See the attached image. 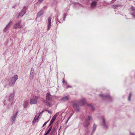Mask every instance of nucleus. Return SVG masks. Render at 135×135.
<instances>
[{
	"label": "nucleus",
	"mask_w": 135,
	"mask_h": 135,
	"mask_svg": "<svg viewBox=\"0 0 135 135\" xmlns=\"http://www.w3.org/2000/svg\"><path fill=\"white\" fill-rule=\"evenodd\" d=\"M21 21H18L14 25L13 28L16 29H17L19 28H20L21 27Z\"/></svg>",
	"instance_id": "nucleus-5"
},
{
	"label": "nucleus",
	"mask_w": 135,
	"mask_h": 135,
	"mask_svg": "<svg viewBox=\"0 0 135 135\" xmlns=\"http://www.w3.org/2000/svg\"><path fill=\"white\" fill-rule=\"evenodd\" d=\"M71 87V86L69 85H68L67 86V88H70Z\"/></svg>",
	"instance_id": "nucleus-36"
},
{
	"label": "nucleus",
	"mask_w": 135,
	"mask_h": 135,
	"mask_svg": "<svg viewBox=\"0 0 135 135\" xmlns=\"http://www.w3.org/2000/svg\"><path fill=\"white\" fill-rule=\"evenodd\" d=\"M18 79V76L17 75H14L12 78L10 79L9 83L10 86H12L15 84L16 81Z\"/></svg>",
	"instance_id": "nucleus-1"
},
{
	"label": "nucleus",
	"mask_w": 135,
	"mask_h": 135,
	"mask_svg": "<svg viewBox=\"0 0 135 135\" xmlns=\"http://www.w3.org/2000/svg\"><path fill=\"white\" fill-rule=\"evenodd\" d=\"M47 110H45V111H47Z\"/></svg>",
	"instance_id": "nucleus-42"
},
{
	"label": "nucleus",
	"mask_w": 135,
	"mask_h": 135,
	"mask_svg": "<svg viewBox=\"0 0 135 135\" xmlns=\"http://www.w3.org/2000/svg\"><path fill=\"white\" fill-rule=\"evenodd\" d=\"M10 26V23H9L6 27H5L4 29L3 30V31L4 32H6V31L7 30V29Z\"/></svg>",
	"instance_id": "nucleus-16"
},
{
	"label": "nucleus",
	"mask_w": 135,
	"mask_h": 135,
	"mask_svg": "<svg viewBox=\"0 0 135 135\" xmlns=\"http://www.w3.org/2000/svg\"><path fill=\"white\" fill-rule=\"evenodd\" d=\"M100 96L102 97L103 98H105V97H106V98L110 97V96L109 95H103V94H100Z\"/></svg>",
	"instance_id": "nucleus-19"
},
{
	"label": "nucleus",
	"mask_w": 135,
	"mask_h": 135,
	"mask_svg": "<svg viewBox=\"0 0 135 135\" xmlns=\"http://www.w3.org/2000/svg\"><path fill=\"white\" fill-rule=\"evenodd\" d=\"M40 98L38 96H33L30 99V104L31 105L37 104L38 101V100Z\"/></svg>",
	"instance_id": "nucleus-2"
},
{
	"label": "nucleus",
	"mask_w": 135,
	"mask_h": 135,
	"mask_svg": "<svg viewBox=\"0 0 135 135\" xmlns=\"http://www.w3.org/2000/svg\"><path fill=\"white\" fill-rule=\"evenodd\" d=\"M65 18V17H64V19Z\"/></svg>",
	"instance_id": "nucleus-43"
},
{
	"label": "nucleus",
	"mask_w": 135,
	"mask_h": 135,
	"mask_svg": "<svg viewBox=\"0 0 135 135\" xmlns=\"http://www.w3.org/2000/svg\"><path fill=\"white\" fill-rule=\"evenodd\" d=\"M49 120H48L47 121L45 122L43 124L42 127H44V126H45L47 123L48 122Z\"/></svg>",
	"instance_id": "nucleus-30"
},
{
	"label": "nucleus",
	"mask_w": 135,
	"mask_h": 135,
	"mask_svg": "<svg viewBox=\"0 0 135 135\" xmlns=\"http://www.w3.org/2000/svg\"><path fill=\"white\" fill-rule=\"evenodd\" d=\"M47 112H48L49 113H50V114H51L52 113L50 111H49V110H47Z\"/></svg>",
	"instance_id": "nucleus-35"
},
{
	"label": "nucleus",
	"mask_w": 135,
	"mask_h": 135,
	"mask_svg": "<svg viewBox=\"0 0 135 135\" xmlns=\"http://www.w3.org/2000/svg\"><path fill=\"white\" fill-rule=\"evenodd\" d=\"M62 83H65V84H67V82L66 81H65V80H64V79L63 80V81H62Z\"/></svg>",
	"instance_id": "nucleus-32"
},
{
	"label": "nucleus",
	"mask_w": 135,
	"mask_h": 135,
	"mask_svg": "<svg viewBox=\"0 0 135 135\" xmlns=\"http://www.w3.org/2000/svg\"><path fill=\"white\" fill-rule=\"evenodd\" d=\"M49 132H50L47 131V132L45 133L44 135H47Z\"/></svg>",
	"instance_id": "nucleus-34"
},
{
	"label": "nucleus",
	"mask_w": 135,
	"mask_h": 135,
	"mask_svg": "<svg viewBox=\"0 0 135 135\" xmlns=\"http://www.w3.org/2000/svg\"><path fill=\"white\" fill-rule=\"evenodd\" d=\"M27 9V7L26 6H25L23 7L22 11L18 14L19 16L21 17L23 16L26 13V11Z\"/></svg>",
	"instance_id": "nucleus-4"
},
{
	"label": "nucleus",
	"mask_w": 135,
	"mask_h": 135,
	"mask_svg": "<svg viewBox=\"0 0 135 135\" xmlns=\"http://www.w3.org/2000/svg\"><path fill=\"white\" fill-rule=\"evenodd\" d=\"M70 117H69L68 118V120H69V119H70Z\"/></svg>",
	"instance_id": "nucleus-41"
},
{
	"label": "nucleus",
	"mask_w": 135,
	"mask_h": 135,
	"mask_svg": "<svg viewBox=\"0 0 135 135\" xmlns=\"http://www.w3.org/2000/svg\"><path fill=\"white\" fill-rule=\"evenodd\" d=\"M52 127V126H51L50 127V128L48 130V131H49V132H50L51 131V130Z\"/></svg>",
	"instance_id": "nucleus-33"
},
{
	"label": "nucleus",
	"mask_w": 135,
	"mask_h": 135,
	"mask_svg": "<svg viewBox=\"0 0 135 135\" xmlns=\"http://www.w3.org/2000/svg\"><path fill=\"white\" fill-rule=\"evenodd\" d=\"M34 70L33 68H31L30 74H34Z\"/></svg>",
	"instance_id": "nucleus-24"
},
{
	"label": "nucleus",
	"mask_w": 135,
	"mask_h": 135,
	"mask_svg": "<svg viewBox=\"0 0 135 135\" xmlns=\"http://www.w3.org/2000/svg\"><path fill=\"white\" fill-rule=\"evenodd\" d=\"M15 94L14 93H9L8 95V101L10 104H12L14 102V98Z\"/></svg>",
	"instance_id": "nucleus-3"
},
{
	"label": "nucleus",
	"mask_w": 135,
	"mask_h": 135,
	"mask_svg": "<svg viewBox=\"0 0 135 135\" xmlns=\"http://www.w3.org/2000/svg\"><path fill=\"white\" fill-rule=\"evenodd\" d=\"M46 100L47 101H50L52 98V96L49 92H47L46 95Z\"/></svg>",
	"instance_id": "nucleus-6"
},
{
	"label": "nucleus",
	"mask_w": 135,
	"mask_h": 135,
	"mask_svg": "<svg viewBox=\"0 0 135 135\" xmlns=\"http://www.w3.org/2000/svg\"><path fill=\"white\" fill-rule=\"evenodd\" d=\"M59 114V113H57L53 116L52 118L55 120L56 117Z\"/></svg>",
	"instance_id": "nucleus-20"
},
{
	"label": "nucleus",
	"mask_w": 135,
	"mask_h": 135,
	"mask_svg": "<svg viewBox=\"0 0 135 135\" xmlns=\"http://www.w3.org/2000/svg\"><path fill=\"white\" fill-rule=\"evenodd\" d=\"M97 126L96 125H95V124H94L93 125V132H94L95 131V130L96 127Z\"/></svg>",
	"instance_id": "nucleus-22"
},
{
	"label": "nucleus",
	"mask_w": 135,
	"mask_h": 135,
	"mask_svg": "<svg viewBox=\"0 0 135 135\" xmlns=\"http://www.w3.org/2000/svg\"><path fill=\"white\" fill-rule=\"evenodd\" d=\"M89 122L86 120V122L84 124V126L85 127H87L89 125Z\"/></svg>",
	"instance_id": "nucleus-18"
},
{
	"label": "nucleus",
	"mask_w": 135,
	"mask_h": 135,
	"mask_svg": "<svg viewBox=\"0 0 135 135\" xmlns=\"http://www.w3.org/2000/svg\"><path fill=\"white\" fill-rule=\"evenodd\" d=\"M69 98L68 96H66L62 98L61 100L64 101H67L69 100Z\"/></svg>",
	"instance_id": "nucleus-14"
},
{
	"label": "nucleus",
	"mask_w": 135,
	"mask_h": 135,
	"mask_svg": "<svg viewBox=\"0 0 135 135\" xmlns=\"http://www.w3.org/2000/svg\"><path fill=\"white\" fill-rule=\"evenodd\" d=\"M28 100H26L25 101L23 104V106L24 108H26L28 106Z\"/></svg>",
	"instance_id": "nucleus-11"
},
{
	"label": "nucleus",
	"mask_w": 135,
	"mask_h": 135,
	"mask_svg": "<svg viewBox=\"0 0 135 135\" xmlns=\"http://www.w3.org/2000/svg\"><path fill=\"white\" fill-rule=\"evenodd\" d=\"M102 120L103 121L102 125L104 128H107V126L105 124L104 118L103 117L102 118Z\"/></svg>",
	"instance_id": "nucleus-12"
},
{
	"label": "nucleus",
	"mask_w": 135,
	"mask_h": 135,
	"mask_svg": "<svg viewBox=\"0 0 135 135\" xmlns=\"http://www.w3.org/2000/svg\"><path fill=\"white\" fill-rule=\"evenodd\" d=\"M38 116H36L34 118V119L32 121V123H35L36 122H38Z\"/></svg>",
	"instance_id": "nucleus-15"
},
{
	"label": "nucleus",
	"mask_w": 135,
	"mask_h": 135,
	"mask_svg": "<svg viewBox=\"0 0 135 135\" xmlns=\"http://www.w3.org/2000/svg\"><path fill=\"white\" fill-rule=\"evenodd\" d=\"M55 120H54L52 118V119H51L50 122H51V123H53Z\"/></svg>",
	"instance_id": "nucleus-31"
},
{
	"label": "nucleus",
	"mask_w": 135,
	"mask_h": 135,
	"mask_svg": "<svg viewBox=\"0 0 135 135\" xmlns=\"http://www.w3.org/2000/svg\"><path fill=\"white\" fill-rule=\"evenodd\" d=\"M97 3V2L95 1H93L91 3V5L92 7H94L95 6Z\"/></svg>",
	"instance_id": "nucleus-17"
},
{
	"label": "nucleus",
	"mask_w": 135,
	"mask_h": 135,
	"mask_svg": "<svg viewBox=\"0 0 135 135\" xmlns=\"http://www.w3.org/2000/svg\"><path fill=\"white\" fill-rule=\"evenodd\" d=\"M44 11L42 10H41L40 12H38L37 14V17H39L43 14Z\"/></svg>",
	"instance_id": "nucleus-13"
},
{
	"label": "nucleus",
	"mask_w": 135,
	"mask_h": 135,
	"mask_svg": "<svg viewBox=\"0 0 135 135\" xmlns=\"http://www.w3.org/2000/svg\"><path fill=\"white\" fill-rule=\"evenodd\" d=\"M17 115V112H16L12 116V118L11 122L13 123H14L16 118Z\"/></svg>",
	"instance_id": "nucleus-9"
},
{
	"label": "nucleus",
	"mask_w": 135,
	"mask_h": 135,
	"mask_svg": "<svg viewBox=\"0 0 135 135\" xmlns=\"http://www.w3.org/2000/svg\"><path fill=\"white\" fill-rule=\"evenodd\" d=\"M43 0H39V1L40 2H42V1H43Z\"/></svg>",
	"instance_id": "nucleus-39"
},
{
	"label": "nucleus",
	"mask_w": 135,
	"mask_h": 135,
	"mask_svg": "<svg viewBox=\"0 0 135 135\" xmlns=\"http://www.w3.org/2000/svg\"><path fill=\"white\" fill-rule=\"evenodd\" d=\"M92 119V117L90 116H88V117L87 121H89L90 120Z\"/></svg>",
	"instance_id": "nucleus-23"
},
{
	"label": "nucleus",
	"mask_w": 135,
	"mask_h": 135,
	"mask_svg": "<svg viewBox=\"0 0 135 135\" xmlns=\"http://www.w3.org/2000/svg\"><path fill=\"white\" fill-rule=\"evenodd\" d=\"M130 11L131 15L133 16V17L135 18V7L132 6L131 8Z\"/></svg>",
	"instance_id": "nucleus-7"
},
{
	"label": "nucleus",
	"mask_w": 135,
	"mask_h": 135,
	"mask_svg": "<svg viewBox=\"0 0 135 135\" xmlns=\"http://www.w3.org/2000/svg\"><path fill=\"white\" fill-rule=\"evenodd\" d=\"M88 105L89 107H90L93 110L94 109V108L92 105H91V104H88Z\"/></svg>",
	"instance_id": "nucleus-28"
},
{
	"label": "nucleus",
	"mask_w": 135,
	"mask_h": 135,
	"mask_svg": "<svg viewBox=\"0 0 135 135\" xmlns=\"http://www.w3.org/2000/svg\"><path fill=\"white\" fill-rule=\"evenodd\" d=\"M51 27V23H47V30L50 29Z\"/></svg>",
	"instance_id": "nucleus-27"
},
{
	"label": "nucleus",
	"mask_w": 135,
	"mask_h": 135,
	"mask_svg": "<svg viewBox=\"0 0 135 135\" xmlns=\"http://www.w3.org/2000/svg\"><path fill=\"white\" fill-rule=\"evenodd\" d=\"M52 123H51V122H50V123L49 126H50L52 124Z\"/></svg>",
	"instance_id": "nucleus-37"
},
{
	"label": "nucleus",
	"mask_w": 135,
	"mask_h": 135,
	"mask_svg": "<svg viewBox=\"0 0 135 135\" xmlns=\"http://www.w3.org/2000/svg\"><path fill=\"white\" fill-rule=\"evenodd\" d=\"M48 23H51V18L50 17H49L48 18Z\"/></svg>",
	"instance_id": "nucleus-26"
},
{
	"label": "nucleus",
	"mask_w": 135,
	"mask_h": 135,
	"mask_svg": "<svg viewBox=\"0 0 135 135\" xmlns=\"http://www.w3.org/2000/svg\"><path fill=\"white\" fill-rule=\"evenodd\" d=\"M79 105L78 104V105L75 104L74 103L73 104V108L77 111H79V109L78 108V106Z\"/></svg>",
	"instance_id": "nucleus-10"
},
{
	"label": "nucleus",
	"mask_w": 135,
	"mask_h": 135,
	"mask_svg": "<svg viewBox=\"0 0 135 135\" xmlns=\"http://www.w3.org/2000/svg\"><path fill=\"white\" fill-rule=\"evenodd\" d=\"M131 135H135L133 133H131L130 134Z\"/></svg>",
	"instance_id": "nucleus-38"
},
{
	"label": "nucleus",
	"mask_w": 135,
	"mask_h": 135,
	"mask_svg": "<svg viewBox=\"0 0 135 135\" xmlns=\"http://www.w3.org/2000/svg\"><path fill=\"white\" fill-rule=\"evenodd\" d=\"M118 6H120V5H115L113 6V7L114 8H116Z\"/></svg>",
	"instance_id": "nucleus-21"
},
{
	"label": "nucleus",
	"mask_w": 135,
	"mask_h": 135,
	"mask_svg": "<svg viewBox=\"0 0 135 135\" xmlns=\"http://www.w3.org/2000/svg\"><path fill=\"white\" fill-rule=\"evenodd\" d=\"M85 102V99L83 98L79 101L78 103L79 105L83 106L84 105Z\"/></svg>",
	"instance_id": "nucleus-8"
},
{
	"label": "nucleus",
	"mask_w": 135,
	"mask_h": 135,
	"mask_svg": "<svg viewBox=\"0 0 135 135\" xmlns=\"http://www.w3.org/2000/svg\"><path fill=\"white\" fill-rule=\"evenodd\" d=\"M131 97V94L130 93L129 94V96L128 98V100L129 101L130 100V98Z\"/></svg>",
	"instance_id": "nucleus-29"
},
{
	"label": "nucleus",
	"mask_w": 135,
	"mask_h": 135,
	"mask_svg": "<svg viewBox=\"0 0 135 135\" xmlns=\"http://www.w3.org/2000/svg\"><path fill=\"white\" fill-rule=\"evenodd\" d=\"M33 74H30V80L32 79L33 78Z\"/></svg>",
	"instance_id": "nucleus-25"
},
{
	"label": "nucleus",
	"mask_w": 135,
	"mask_h": 135,
	"mask_svg": "<svg viewBox=\"0 0 135 135\" xmlns=\"http://www.w3.org/2000/svg\"><path fill=\"white\" fill-rule=\"evenodd\" d=\"M57 18V20L58 21V22H60L58 20V19H57V18Z\"/></svg>",
	"instance_id": "nucleus-40"
}]
</instances>
